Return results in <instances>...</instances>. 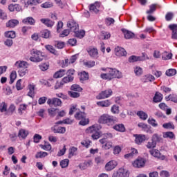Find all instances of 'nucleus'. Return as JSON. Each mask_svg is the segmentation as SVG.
<instances>
[{
    "label": "nucleus",
    "instance_id": "obj_1",
    "mask_svg": "<svg viewBox=\"0 0 177 177\" xmlns=\"http://www.w3.org/2000/svg\"><path fill=\"white\" fill-rule=\"evenodd\" d=\"M30 54L32 56L29 58V60L33 62V63H39V62H42L46 58L45 54L38 50H32Z\"/></svg>",
    "mask_w": 177,
    "mask_h": 177
},
{
    "label": "nucleus",
    "instance_id": "obj_2",
    "mask_svg": "<svg viewBox=\"0 0 177 177\" xmlns=\"http://www.w3.org/2000/svg\"><path fill=\"white\" fill-rule=\"evenodd\" d=\"M98 121L100 124H106L109 126L114 124V118L109 115H102Z\"/></svg>",
    "mask_w": 177,
    "mask_h": 177
},
{
    "label": "nucleus",
    "instance_id": "obj_3",
    "mask_svg": "<svg viewBox=\"0 0 177 177\" xmlns=\"http://www.w3.org/2000/svg\"><path fill=\"white\" fill-rule=\"evenodd\" d=\"M142 56H131L129 58V63H135V62H144V60L149 59V57L145 53H142Z\"/></svg>",
    "mask_w": 177,
    "mask_h": 177
},
{
    "label": "nucleus",
    "instance_id": "obj_4",
    "mask_svg": "<svg viewBox=\"0 0 177 177\" xmlns=\"http://www.w3.org/2000/svg\"><path fill=\"white\" fill-rule=\"evenodd\" d=\"M108 74H109L111 80H113V78H122V73L115 68H109Z\"/></svg>",
    "mask_w": 177,
    "mask_h": 177
},
{
    "label": "nucleus",
    "instance_id": "obj_5",
    "mask_svg": "<svg viewBox=\"0 0 177 177\" xmlns=\"http://www.w3.org/2000/svg\"><path fill=\"white\" fill-rule=\"evenodd\" d=\"M113 95V91L111 89H107L100 93L97 96L96 99L101 100L102 99H107Z\"/></svg>",
    "mask_w": 177,
    "mask_h": 177
},
{
    "label": "nucleus",
    "instance_id": "obj_6",
    "mask_svg": "<svg viewBox=\"0 0 177 177\" xmlns=\"http://www.w3.org/2000/svg\"><path fill=\"white\" fill-rule=\"evenodd\" d=\"M87 53L92 59H97V57H99V51H97V48L93 46L87 48Z\"/></svg>",
    "mask_w": 177,
    "mask_h": 177
},
{
    "label": "nucleus",
    "instance_id": "obj_7",
    "mask_svg": "<svg viewBox=\"0 0 177 177\" xmlns=\"http://www.w3.org/2000/svg\"><path fill=\"white\" fill-rule=\"evenodd\" d=\"M118 163L117 161L113 160L109 162H108L105 165V171H113L115 167H117Z\"/></svg>",
    "mask_w": 177,
    "mask_h": 177
},
{
    "label": "nucleus",
    "instance_id": "obj_8",
    "mask_svg": "<svg viewBox=\"0 0 177 177\" xmlns=\"http://www.w3.org/2000/svg\"><path fill=\"white\" fill-rule=\"evenodd\" d=\"M47 104H48L49 106L53 105L55 107H57V106H62V100L59 98H49L47 101Z\"/></svg>",
    "mask_w": 177,
    "mask_h": 177
},
{
    "label": "nucleus",
    "instance_id": "obj_9",
    "mask_svg": "<svg viewBox=\"0 0 177 177\" xmlns=\"http://www.w3.org/2000/svg\"><path fill=\"white\" fill-rule=\"evenodd\" d=\"M100 8V3L95 2L93 4L90 5L89 10L91 13H99V9Z\"/></svg>",
    "mask_w": 177,
    "mask_h": 177
},
{
    "label": "nucleus",
    "instance_id": "obj_10",
    "mask_svg": "<svg viewBox=\"0 0 177 177\" xmlns=\"http://www.w3.org/2000/svg\"><path fill=\"white\" fill-rule=\"evenodd\" d=\"M115 56H127V51L122 47L118 46L115 48Z\"/></svg>",
    "mask_w": 177,
    "mask_h": 177
},
{
    "label": "nucleus",
    "instance_id": "obj_11",
    "mask_svg": "<svg viewBox=\"0 0 177 177\" xmlns=\"http://www.w3.org/2000/svg\"><path fill=\"white\" fill-rule=\"evenodd\" d=\"M102 127L97 124H94L86 129V133H95V131H99L101 129Z\"/></svg>",
    "mask_w": 177,
    "mask_h": 177
},
{
    "label": "nucleus",
    "instance_id": "obj_12",
    "mask_svg": "<svg viewBox=\"0 0 177 177\" xmlns=\"http://www.w3.org/2000/svg\"><path fill=\"white\" fill-rule=\"evenodd\" d=\"M145 159L140 158V159H137L133 162V166L135 168H142L145 167Z\"/></svg>",
    "mask_w": 177,
    "mask_h": 177
},
{
    "label": "nucleus",
    "instance_id": "obj_13",
    "mask_svg": "<svg viewBox=\"0 0 177 177\" xmlns=\"http://www.w3.org/2000/svg\"><path fill=\"white\" fill-rule=\"evenodd\" d=\"M6 26L8 28H15V27H17V26H19V20L10 19L6 22Z\"/></svg>",
    "mask_w": 177,
    "mask_h": 177
},
{
    "label": "nucleus",
    "instance_id": "obj_14",
    "mask_svg": "<svg viewBox=\"0 0 177 177\" xmlns=\"http://www.w3.org/2000/svg\"><path fill=\"white\" fill-rule=\"evenodd\" d=\"M138 127L141 128L142 131H145V132H147V133H153V131L149 128V126L147 124H145L143 122H140L138 124Z\"/></svg>",
    "mask_w": 177,
    "mask_h": 177
},
{
    "label": "nucleus",
    "instance_id": "obj_15",
    "mask_svg": "<svg viewBox=\"0 0 177 177\" xmlns=\"http://www.w3.org/2000/svg\"><path fill=\"white\" fill-rule=\"evenodd\" d=\"M149 153L153 157H156V158H161V160H165V156H161V153H160V151L157 149H152L149 151Z\"/></svg>",
    "mask_w": 177,
    "mask_h": 177
},
{
    "label": "nucleus",
    "instance_id": "obj_16",
    "mask_svg": "<svg viewBox=\"0 0 177 177\" xmlns=\"http://www.w3.org/2000/svg\"><path fill=\"white\" fill-rule=\"evenodd\" d=\"M154 80H156V78L153 75H145L142 77L141 81L144 84H146L147 82H153Z\"/></svg>",
    "mask_w": 177,
    "mask_h": 177
},
{
    "label": "nucleus",
    "instance_id": "obj_17",
    "mask_svg": "<svg viewBox=\"0 0 177 177\" xmlns=\"http://www.w3.org/2000/svg\"><path fill=\"white\" fill-rule=\"evenodd\" d=\"M67 27L71 30L73 32L78 30V24L74 21H70L67 24Z\"/></svg>",
    "mask_w": 177,
    "mask_h": 177
},
{
    "label": "nucleus",
    "instance_id": "obj_18",
    "mask_svg": "<svg viewBox=\"0 0 177 177\" xmlns=\"http://www.w3.org/2000/svg\"><path fill=\"white\" fill-rule=\"evenodd\" d=\"M28 63L26 61H17L15 63V66L17 67V68H28Z\"/></svg>",
    "mask_w": 177,
    "mask_h": 177
},
{
    "label": "nucleus",
    "instance_id": "obj_19",
    "mask_svg": "<svg viewBox=\"0 0 177 177\" xmlns=\"http://www.w3.org/2000/svg\"><path fill=\"white\" fill-rule=\"evenodd\" d=\"M41 23L46 26V27H53L55 26V21L49 19H41Z\"/></svg>",
    "mask_w": 177,
    "mask_h": 177
},
{
    "label": "nucleus",
    "instance_id": "obj_20",
    "mask_svg": "<svg viewBox=\"0 0 177 177\" xmlns=\"http://www.w3.org/2000/svg\"><path fill=\"white\" fill-rule=\"evenodd\" d=\"M24 24H30V26H34L35 24V19L32 17H28L22 20Z\"/></svg>",
    "mask_w": 177,
    "mask_h": 177
},
{
    "label": "nucleus",
    "instance_id": "obj_21",
    "mask_svg": "<svg viewBox=\"0 0 177 177\" xmlns=\"http://www.w3.org/2000/svg\"><path fill=\"white\" fill-rule=\"evenodd\" d=\"M146 140V136L145 135H136L135 142L136 145H141Z\"/></svg>",
    "mask_w": 177,
    "mask_h": 177
},
{
    "label": "nucleus",
    "instance_id": "obj_22",
    "mask_svg": "<svg viewBox=\"0 0 177 177\" xmlns=\"http://www.w3.org/2000/svg\"><path fill=\"white\" fill-rule=\"evenodd\" d=\"M91 166H92V162L91 160H88L86 162L80 164L79 168H80L82 171H85L86 168H89V167Z\"/></svg>",
    "mask_w": 177,
    "mask_h": 177
},
{
    "label": "nucleus",
    "instance_id": "obj_23",
    "mask_svg": "<svg viewBox=\"0 0 177 177\" xmlns=\"http://www.w3.org/2000/svg\"><path fill=\"white\" fill-rule=\"evenodd\" d=\"M97 105L99 107H110V106H111V102L109 100L100 101L97 102Z\"/></svg>",
    "mask_w": 177,
    "mask_h": 177
},
{
    "label": "nucleus",
    "instance_id": "obj_24",
    "mask_svg": "<svg viewBox=\"0 0 177 177\" xmlns=\"http://www.w3.org/2000/svg\"><path fill=\"white\" fill-rule=\"evenodd\" d=\"M68 158H71V157H74V156H77V151H78V148L75 147H72L68 150Z\"/></svg>",
    "mask_w": 177,
    "mask_h": 177
},
{
    "label": "nucleus",
    "instance_id": "obj_25",
    "mask_svg": "<svg viewBox=\"0 0 177 177\" xmlns=\"http://www.w3.org/2000/svg\"><path fill=\"white\" fill-rule=\"evenodd\" d=\"M29 91L28 93V96L32 97L34 94L35 93V85L34 84H29L28 86Z\"/></svg>",
    "mask_w": 177,
    "mask_h": 177
},
{
    "label": "nucleus",
    "instance_id": "obj_26",
    "mask_svg": "<svg viewBox=\"0 0 177 177\" xmlns=\"http://www.w3.org/2000/svg\"><path fill=\"white\" fill-rule=\"evenodd\" d=\"M66 74V70L60 69L59 71H57L54 75V78H62Z\"/></svg>",
    "mask_w": 177,
    "mask_h": 177
},
{
    "label": "nucleus",
    "instance_id": "obj_27",
    "mask_svg": "<svg viewBox=\"0 0 177 177\" xmlns=\"http://www.w3.org/2000/svg\"><path fill=\"white\" fill-rule=\"evenodd\" d=\"M123 34L126 39H131L135 37V34H133V32L127 30L123 31Z\"/></svg>",
    "mask_w": 177,
    "mask_h": 177
},
{
    "label": "nucleus",
    "instance_id": "obj_28",
    "mask_svg": "<svg viewBox=\"0 0 177 177\" xmlns=\"http://www.w3.org/2000/svg\"><path fill=\"white\" fill-rule=\"evenodd\" d=\"M137 115L139 116V118H140V120H143V121H146V120H147L149 115H147V113H146L145 111H139L137 112Z\"/></svg>",
    "mask_w": 177,
    "mask_h": 177
},
{
    "label": "nucleus",
    "instance_id": "obj_29",
    "mask_svg": "<svg viewBox=\"0 0 177 177\" xmlns=\"http://www.w3.org/2000/svg\"><path fill=\"white\" fill-rule=\"evenodd\" d=\"M6 38H10V39H13V38H16V32L15 31H7L4 33Z\"/></svg>",
    "mask_w": 177,
    "mask_h": 177
},
{
    "label": "nucleus",
    "instance_id": "obj_30",
    "mask_svg": "<svg viewBox=\"0 0 177 177\" xmlns=\"http://www.w3.org/2000/svg\"><path fill=\"white\" fill-rule=\"evenodd\" d=\"M113 129L118 132H125V126L122 124H116L113 127Z\"/></svg>",
    "mask_w": 177,
    "mask_h": 177
},
{
    "label": "nucleus",
    "instance_id": "obj_31",
    "mask_svg": "<svg viewBox=\"0 0 177 177\" xmlns=\"http://www.w3.org/2000/svg\"><path fill=\"white\" fill-rule=\"evenodd\" d=\"M75 32V35L77 38H84V37H85V30H76V31L74 32Z\"/></svg>",
    "mask_w": 177,
    "mask_h": 177
},
{
    "label": "nucleus",
    "instance_id": "obj_32",
    "mask_svg": "<svg viewBox=\"0 0 177 177\" xmlns=\"http://www.w3.org/2000/svg\"><path fill=\"white\" fill-rule=\"evenodd\" d=\"M162 100V94L156 93L153 97V102L155 103H160Z\"/></svg>",
    "mask_w": 177,
    "mask_h": 177
},
{
    "label": "nucleus",
    "instance_id": "obj_33",
    "mask_svg": "<svg viewBox=\"0 0 177 177\" xmlns=\"http://www.w3.org/2000/svg\"><path fill=\"white\" fill-rule=\"evenodd\" d=\"M165 99L167 102H169V100H171V102H174V103H177V96L175 94H170L166 97Z\"/></svg>",
    "mask_w": 177,
    "mask_h": 177
},
{
    "label": "nucleus",
    "instance_id": "obj_34",
    "mask_svg": "<svg viewBox=\"0 0 177 177\" xmlns=\"http://www.w3.org/2000/svg\"><path fill=\"white\" fill-rule=\"evenodd\" d=\"M28 135V131L24 129L19 130L18 133L19 138H22V139H26Z\"/></svg>",
    "mask_w": 177,
    "mask_h": 177
},
{
    "label": "nucleus",
    "instance_id": "obj_35",
    "mask_svg": "<svg viewBox=\"0 0 177 177\" xmlns=\"http://www.w3.org/2000/svg\"><path fill=\"white\" fill-rule=\"evenodd\" d=\"M86 115L84 112H77L75 115V118L76 120H84V118H86Z\"/></svg>",
    "mask_w": 177,
    "mask_h": 177
},
{
    "label": "nucleus",
    "instance_id": "obj_36",
    "mask_svg": "<svg viewBox=\"0 0 177 177\" xmlns=\"http://www.w3.org/2000/svg\"><path fill=\"white\" fill-rule=\"evenodd\" d=\"M124 172H125V169H120L118 171L113 173V177H123Z\"/></svg>",
    "mask_w": 177,
    "mask_h": 177
},
{
    "label": "nucleus",
    "instance_id": "obj_37",
    "mask_svg": "<svg viewBox=\"0 0 177 177\" xmlns=\"http://www.w3.org/2000/svg\"><path fill=\"white\" fill-rule=\"evenodd\" d=\"M134 73L138 77H140L143 74V69L140 66L134 67Z\"/></svg>",
    "mask_w": 177,
    "mask_h": 177
},
{
    "label": "nucleus",
    "instance_id": "obj_38",
    "mask_svg": "<svg viewBox=\"0 0 177 177\" xmlns=\"http://www.w3.org/2000/svg\"><path fill=\"white\" fill-rule=\"evenodd\" d=\"M162 60H169L172 59V53L168 52H164L162 55Z\"/></svg>",
    "mask_w": 177,
    "mask_h": 177
},
{
    "label": "nucleus",
    "instance_id": "obj_39",
    "mask_svg": "<svg viewBox=\"0 0 177 177\" xmlns=\"http://www.w3.org/2000/svg\"><path fill=\"white\" fill-rule=\"evenodd\" d=\"M54 133H66V127H59L57 129H52Z\"/></svg>",
    "mask_w": 177,
    "mask_h": 177
},
{
    "label": "nucleus",
    "instance_id": "obj_40",
    "mask_svg": "<svg viewBox=\"0 0 177 177\" xmlns=\"http://www.w3.org/2000/svg\"><path fill=\"white\" fill-rule=\"evenodd\" d=\"M27 110V104H22L19 105V107L18 109V113L21 115H23V111H26Z\"/></svg>",
    "mask_w": 177,
    "mask_h": 177
},
{
    "label": "nucleus",
    "instance_id": "obj_41",
    "mask_svg": "<svg viewBox=\"0 0 177 177\" xmlns=\"http://www.w3.org/2000/svg\"><path fill=\"white\" fill-rule=\"evenodd\" d=\"M163 138L165 139H167L169 138V139H174L175 138V134L172 131H167L164 133Z\"/></svg>",
    "mask_w": 177,
    "mask_h": 177
},
{
    "label": "nucleus",
    "instance_id": "obj_42",
    "mask_svg": "<svg viewBox=\"0 0 177 177\" xmlns=\"http://www.w3.org/2000/svg\"><path fill=\"white\" fill-rule=\"evenodd\" d=\"M39 68L41 71H46V70L49 69V64L43 63L39 65Z\"/></svg>",
    "mask_w": 177,
    "mask_h": 177
},
{
    "label": "nucleus",
    "instance_id": "obj_43",
    "mask_svg": "<svg viewBox=\"0 0 177 177\" xmlns=\"http://www.w3.org/2000/svg\"><path fill=\"white\" fill-rule=\"evenodd\" d=\"M148 124H150V125H151V127H153L154 128L158 127V123H157V121L153 118H149L148 119Z\"/></svg>",
    "mask_w": 177,
    "mask_h": 177
},
{
    "label": "nucleus",
    "instance_id": "obj_44",
    "mask_svg": "<svg viewBox=\"0 0 177 177\" xmlns=\"http://www.w3.org/2000/svg\"><path fill=\"white\" fill-rule=\"evenodd\" d=\"M45 48L50 53H53V55H57V51H56L55 48H53L51 45H46Z\"/></svg>",
    "mask_w": 177,
    "mask_h": 177
},
{
    "label": "nucleus",
    "instance_id": "obj_45",
    "mask_svg": "<svg viewBox=\"0 0 177 177\" xmlns=\"http://www.w3.org/2000/svg\"><path fill=\"white\" fill-rule=\"evenodd\" d=\"M69 162L70 160L68 159H64L60 161V167L62 168H67V167H68Z\"/></svg>",
    "mask_w": 177,
    "mask_h": 177
},
{
    "label": "nucleus",
    "instance_id": "obj_46",
    "mask_svg": "<svg viewBox=\"0 0 177 177\" xmlns=\"http://www.w3.org/2000/svg\"><path fill=\"white\" fill-rule=\"evenodd\" d=\"M89 79V75L88 73L83 71L80 74V80L81 81H86L87 80Z\"/></svg>",
    "mask_w": 177,
    "mask_h": 177
},
{
    "label": "nucleus",
    "instance_id": "obj_47",
    "mask_svg": "<svg viewBox=\"0 0 177 177\" xmlns=\"http://www.w3.org/2000/svg\"><path fill=\"white\" fill-rule=\"evenodd\" d=\"M48 156V152L39 151L35 155V158H44Z\"/></svg>",
    "mask_w": 177,
    "mask_h": 177
},
{
    "label": "nucleus",
    "instance_id": "obj_48",
    "mask_svg": "<svg viewBox=\"0 0 177 177\" xmlns=\"http://www.w3.org/2000/svg\"><path fill=\"white\" fill-rule=\"evenodd\" d=\"M162 127L165 129H175V125L172 122L165 123Z\"/></svg>",
    "mask_w": 177,
    "mask_h": 177
},
{
    "label": "nucleus",
    "instance_id": "obj_49",
    "mask_svg": "<svg viewBox=\"0 0 177 177\" xmlns=\"http://www.w3.org/2000/svg\"><path fill=\"white\" fill-rule=\"evenodd\" d=\"M41 37L42 38H46V39L48 38H50V31L48 30H44L41 31Z\"/></svg>",
    "mask_w": 177,
    "mask_h": 177
},
{
    "label": "nucleus",
    "instance_id": "obj_50",
    "mask_svg": "<svg viewBox=\"0 0 177 177\" xmlns=\"http://www.w3.org/2000/svg\"><path fill=\"white\" fill-rule=\"evenodd\" d=\"M74 80V77L73 76H68L64 77L62 78V82H64V84H68V82H71Z\"/></svg>",
    "mask_w": 177,
    "mask_h": 177
},
{
    "label": "nucleus",
    "instance_id": "obj_51",
    "mask_svg": "<svg viewBox=\"0 0 177 177\" xmlns=\"http://www.w3.org/2000/svg\"><path fill=\"white\" fill-rule=\"evenodd\" d=\"M71 91H74L75 92H81L82 91V88L77 84H73L71 87Z\"/></svg>",
    "mask_w": 177,
    "mask_h": 177
},
{
    "label": "nucleus",
    "instance_id": "obj_52",
    "mask_svg": "<svg viewBox=\"0 0 177 177\" xmlns=\"http://www.w3.org/2000/svg\"><path fill=\"white\" fill-rule=\"evenodd\" d=\"M176 71L175 69H168L167 71H166V75H167V77H174V75H176Z\"/></svg>",
    "mask_w": 177,
    "mask_h": 177
},
{
    "label": "nucleus",
    "instance_id": "obj_53",
    "mask_svg": "<svg viewBox=\"0 0 177 177\" xmlns=\"http://www.w3.org/2000/svg\"><path fill=\"white\" fill-rule=\"evenodd\" d=\"M111 37V35L109 32H102L100 39H109Z\"/></svg>",
    "mask_w": 177,
    "mask_h": 177
},
{
    "label": "nucleus",
    "instance_id": "obj_54",
    "mask_svg": "<svg viewBox=\"0 0 177 177\" xmlns=\"http://www.w3.org/2000/svg\"><path fill=\"white\" fill-rule=\"evenodd\" d=\"M10 84H13L15 82V80H16L17 77V73H16V71H13L10 74Z\"/></svg>",
    "mask_w": 177,
    "mask_h": 177
},
{
    "label": "nucleus",
    "instance_id": "obj_55",
    "mask_svg": "<svg viewBox=\"0 0 177 177\" xmlns=\"http://www.w3.org/2000/svg\"><path fill=\"white\" fill-rule=\"evenodd\" d=\"M111 111L113 114H120V106L113 105L111 109Z\"/></svg>",
    "mask_w": 177,
    "mask_h": 177
},
{
    "label": "nucleus",
    "instance_id": "obj_56",
    "mask_svg": "<svg viewBox=\"0 0 177 177\" xmlns=\"http://www.w3.org/2000/svg\"><path fill=\"white\" fill-rule=\"evenodd\" d=\"M115 22V21L114 20V19H113L111 17H107L105 19V24L106 26H113V24H114Z\"/></svg>",
    "mask_w": 177,
    "mask_h": 177
},
{
    "label": "nucleus",
    "instance_id": "obj_57",
    "mask_svg": "<svg viewBox=\"0 0 177 177\" xmlns=\"http://www.w3.org/2000/svg\"><path fill=\"white\" fill-rule=\"evenodd\" d=\"M156 6L155 4H152L149 6V10L147 11V15H152V13H154L156 12Z\"/></svg>",
    "mask_w": 177,
    "mask_h": 177
},
{
    "label": "nucleus",
    "instance_id": "obj_58",
    "mask_svg": "<svg viewBox=\"0 0 177 177\" xmlns=\"http://www.w3.org/2000/svg\"><path fill=\"white\" fill-rule=\"evenodd\" d=\"M84 66H86V67H88L89 68H91L92 67H95V64H96V62H95V61H87L84 62Z\"/></svg>",
    "mask_w": 177,
    "mask_h": 177
},
{
    "label": "nucleus",
    "instance_id": "obj_59",
    "mask_svg": "<svg viewBox=\"0 0 177 177\" xmlns=\"http://www.w3.org/2000/svg\"><path fill=\"white\" fill-rule=\"evenodd\" d=\"M55 48L63 49L64 48V42L57 41L55 42Z\"/></svg>",
    "mask_w": 177,
    "mask_h": 177
},
{
    "label": "nucleus",
    "instance_id": "obj_60",
    "mask_svg": "<svg viewBox=\"0 0 177 177\" xmlns=\"http://www.w3.org/2000/svg\"><path fill=\"white\" fill-rule=\"evenodd\" d=\"M8 110V104L5 102H2L0 104V111L1 113H5V111H7Z\"/></svg>",
    "mask_w": 177,
    "mask_h": 177
},
{
    "label": "nucleus",
    "instance_id": "obj_61",
    "mask_svg": "<svg viewBox=\"0 0 177 177\" xmlns=\"http://www.w3.org/2000/svg\"><path fill=\"white\" fill-rule=\"evenodd\" d=\"M68 95H69V96L71 97H73V98L80 97V93H78V92H73V91H68Z\"/></svg>",
    "mask_w": 177,
    "mask_h": 177
},
{
    "label": "nucleus",
    "instance_id": "obj_62",
    "mask_svg": "<svg viewBox=\"0 0 177 177\" xmlns=\"http://www.w3.org/2000/svg\"><path fill=\"white\" fill-rule=\"evenodd\" d=\"M160 140L161 138H160V136H158V134L155 133L152 136L151 140L154 142L156 145H157V142H160Z\"/></svg>",
    "mask_w": 177,
    "mask_h": 177
},
{
    "label": "nucleus",
    "instance_id": "obj_63",
    "mask_svg": "<svg viewBox=\"0 0 177 177\" xmlns=\"http://www.w3.org/2000/svg\"><path fill=\"white\" fill-rule=\"evenodd\" d=\"M18 73H19V77H24V75H26V74L28 73V70L27 68L19 69Z\"/></svg>",
    "mask_w": 177,
    "mask_h": 177
},
{
    "label": "nucleus",
    "instance_id": "obj_64",
    "mask_svg": "<svg viewBox=\"0 0 177 177\" xmlns=\"http://www.w3.org/2000/svg\"><path fill=\"white\" fill-rule=\"evenodd\" d=\"M157 146V144L154 142V141L151 140V142H148L146 147L147 149H154Z\"/></svg>",
    "mask_w": 177,
    "mask_h": 177
}]
</instances>
